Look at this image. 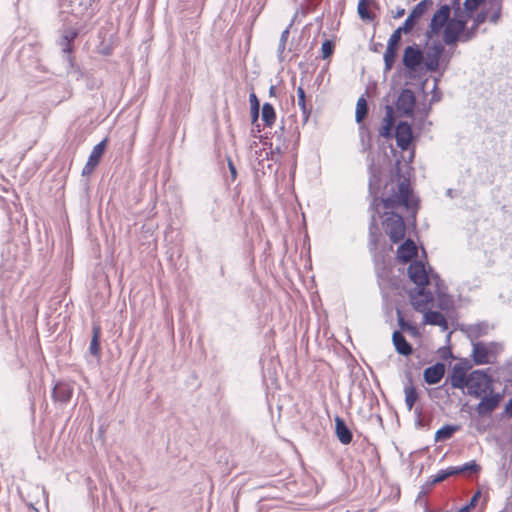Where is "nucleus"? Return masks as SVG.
Masks as SVG:
<instances>
[{
	"instance_id": "obj_1",
	"label": "nucleus",
	"mask_w": 512,
	"mask_h": 512,
	"mask_svg": "<svg viewBox=\"0 0 512 512\" xmlns=\"http://www.w3.org/2000/svg\"><path fill=\"white\" fill-rule=\"evenodd\" d=\"M454 15L450 18L443 32L444 44L451 46L461 41L467 25V17L461 10L460 0H453Z\"/></svg>"
},
{
	"instance_id": "obj_2",
	"label": "nucleus",
	"mask_w": 512,
	"mask_h": 512,
	"mask_svg": "<svg viewBox=\"0 0 512 512\" xmlns=\"http://www.w3.org/2000/svg\"><path fill=\"white\" fill-rule=\"evenodd\" d=\"M386 210H393L398 206H404L406 209H412L414 202L412 199V189L407 180L398 183L396 189L392 188V193L381 199Z\"/></svg>"
},
{
	"instance_id": "obj_3",
	"label": "nucleus",
	"mask_w": 512,
	"mask_h": 512,
	"mask_svg": "<svg viewBox=\"0 0 512 512\" xmlns=\"http://www.w3.org/2000/svg\"><path fill=\"white\" fill-rule=\"evenodd\" d=\"M78 36V31L73 28H65L62 31L59 45L63 52V58L64 61L67 64V74L71 77H74L76 80H78L82 73L80 69L75 65L74 58L72 56L73 53V42Z\"/></svg>"
},
{
	"instance_id": "obj_4",
	"label": "nucleus",
	"mask_w": 512,
	"mask_h": 512,
	"mask_svg": "<svg viewBox=\"0 0 512 512\" xmlns=\"http://www.w3.org/2000/svg\"><path fill=\"white\" fill-rule=\"evenodd\" d=\"M467 393L474 398H480L492 387V378L483 370H474L468 375Z\"/></svg>"
},
{
	"instance_id": "obj_5",
	"label": "nucleus",
	"mask_w": 512,
	"mask_h": 512,
	"mask_svg": "<svg viewBox=\"0 0 512 512\" xmlns=\"http://www.w3.org/2000/svg\"><path fill=\"white\" fill-rule=\"evenodd\" d=\"M452 9L453 4H443L433 14L430 21L429 29L425 32V37L428 40L432 39L434 36L438 35L443 29H445L451 18Z\"/></svg>"
},
{
	"instance_id": "obj_6",
	"label": "nucleus",
	"mask_w": 512,
	"mask_h": 512,
	"mask_svg": "<svg viewBox=\"0 0 512 512\" xmlns=\"http://www.w3.org/2000/svg\"><path fill=\"white\" fill-rule=\"evenodd\" d=\"M385 219L383 220V227L385 232L389 235L393 243L401 241L405 236V223L400 214L394 212H385Z\"/></svg>"
},
{
	"instance_id": "obj_7",
	"label": "nucleus",
	"mask_w": 512,
	"mask_h": 512,
	"mask_svg": "<svg viewBox=\"0 0 512 512\" xmlns=\"http://www.w3.org/2000/svg\"><path fill=\"white\" fill-rule=\"evenodd\" d=\"M445 51L444 45L439 42H433L424 53L423 66L429 72H436L439 69L441 58Z\"/></svg>"
},
{
	"instance_id": "obj_8",
	"label": "nucleus",
	"mask_w": 512,
	"mask_h": 512,
	"mask_svg": "<svg viewBox=\"0 0 512 512\" xmlns=\"http://www.w3.org/2000/svg\"><path fill=\"white\" fill-rule=\"evenodd\" d=\"M408 276L410 280L417 285V287L426 286L430 283V281H435L432 279V276L435 277L434 274L429 276L425 265L422 261H413L410 263L407 269Z\"/></svg>"
},
{
	"instance_id": "obj_9",
	"label": "nucleus",
	"mask_w": 512,
	"mask_h": 512,
	"mask_svg": "<svg viewBox=\"0 0 512 512\" xmlns=\"http://www.w3.org/2000/svg\"><path fill=\"white\" fill-rule=\"evenodd\" d=\"M489 394H484L480 397L481 401L477 404L475 411L479 416L490 415L500 404L502 394L494 392L493 389L488 391Z\"/></svg>"
},
{
	"instance_id": "obj_10",
	"label": "nucleus",
	"mask_w": 512,
	"mask_h": 512,
	"mask_svg": "<svg viewBox=\"0 0 512 512\" xmlns=\"http://www.w3.org/2000/svg\"><path fill=\"white\" fill-rule=\"evenodd\" d=\"M424 60V52L417 44L407 46L404 49L402 62L409 71H416Z\"/></svg>"
},
{
	"instance_id": "obj_11",
	"label": "nucleus",
	"mask_w": 512,
	"mask_h": 512,
	"mask_svg": "<svg viewBox=\"0 0 512 512\" xmlns=\"http://www.w3.org/2000/svg\"><path fill=\"white\" fill-rule=\"evenodd\" d=\"M471 368L470 364L465 362L456 363L450 375V383L453 388L464 389L467 385V371Z\"/></svg>"
},
{
	"instance_id": "obj_12",
	"label": "nucleus",
	"mask_w": 512,
	"mask_h": 512,
	"mask_svg": "<svg viewBox=\"0 0 512 512\" xmlns=\"http://www.w3.org/2000/svg\"><path fill=\"white\" fill-rule=\"evenodd\" d=\"M416 98L412 90L403 89L396 100V108L401 115L411 116L414 111Z\"/></svg>"
},
{
	"instance_id": "obj_13",
	"label": "nucleus",
	"mask_w": 512,
	"mask_h": 512,
	"mask_svg": "<svg viewBox=\"0 0 512 512\" xmlns=\"http://www.w3.org/2000/svg\"><path fill=\"white\" fill-rule=\"evenodd\" d=\"M106 145H107V139L105 138L93 147V149L88 157V161L86 162L85 166L82 169L83 176L90 175L94 171V169L98 166V164L105 152Z\"/></svg>"
},
{
	"instance_id": "obj_14",
	"label": "nucleus",
	"mask_w": 512,
	"mask_h": 512,
	"mask_svg": "<svg viewBox=\"0 0 512 512\" xmlns=\"http://www.w3.org/2000/svg\"><path fill=\"white\" fill-rule=\"evenodd\" d=\"M396 144L402 150L408 149L413 139L411 125L406 121H400L395 128Z\"/></svg>"
},
{
	"instance_id": "obj_15",
	"label": "nucleus",
	"mask_w": 512,
	"mask_h": 512,
	"mask_svg": "<svg viewBox=\"0 0 512 512\" xmlns=\"http://www.w3.org/2000/svg\"><path fill=\"white\" fill-rule=\"evenodd\" d=\"M434 297L431 291L427 290L425 286L418 287L415 294H411V303L416 311L424 313L427 311V306L433 301Z\"/></svg>"
},
{
	"instance_id": "obj_16",
	"label": "nucleus",
	"mask_w": 512,
	"mask_h": 512,
	"mask_svg": "<svg viewBox=\"0 0 512 512\" xmlns=\"http://www.w3.org/2000/svg\"><path fill=\"white\" fill-rule=\"evenodd\" d=\"M432 279L435 280L436 286V296H437V306L441 310H449L453 306V300L450 295L447 293V287L443 283V281L439 278L437 274L435 277L432 276Z\"/></svg>"
},
{
	"instance_id": "obj_17",
	"label": "nucleus",
	"mask_w": 512,
	"mask_h": 512,
	"mask_svg": "<svg viewBox=\"0 0 512 512\" xmlns=\"http://www.w3.org/2000/svg\"><path fill=\"white\" fill-rule=\"evenodd\" d=\"M445 374V365L442 362L427 367L424 370V381L429 385H435L441 381Z\"/></svg>"
},
{
	"instance_id": "obj_18",
	"label": "nucleus",
	"mask_w": 512,
	"mask_h": 512,
	"mask_svg": "<svg viewBox=\"0 0 512 512\" xmlns=\"http://www.w3.org/2000/svg\"><path fill=\"white\" fill-rule=\"evenodd\" d=\"M73 394V387L66 382H58L55 384L52 397L55 402L66 404L70 401Z\"/></svg>"
},
{
	"instance_id": "obj_19",
	"label": "nucleus",
	"mask_w": 512,
	"mask_h": 512,
	"mask_svg": "<svg viewBox=\"0 0 512 512\" xmlns=\"http://www.w3.org/2000/svg\"><path fill=\"white\" fill-rule=\"evenodd\" d=\"M378 199L374 198L373 203L371 204V209L373 210L371 214V220L369 224V244L372 246L373 249L376 248L379 238V228L377 224V218L376 214H379L378 211V205L377 204Z\"/></svg>"
},
{
	"instance_id": "obj_20",
	"label": "nucleus",
	"mask_w": 512,
	"mask_h": 512,
	"mask_svg": "<svg viewBox=\"0 0 512 512\" xmlns=\"http://www.w3.org/2000/svg\"><path fill=\"white\" fill-rule=\"evenodd\" d=\"M335 433L340 443L348 445L352 442V431L346 425L344 419L339 416L335 417Z\"/></svg>"
},
{
	"instance_id": "obj_21",
	"label": "nucleus",
	"mask_w": 512,
	"mask_h": 512,
	"mask_svg": "<svg viewBox=\"0 0 512 512\" xmlns=\"http://www.w3.org/2000/svg\"><path fill=\"white\" fill-rule=\"evenodd\" d=\"M392 342L397 353L403 356H409L413 353L412 345L406 340L402 332L394 331L392 334Z\"/></svg>"
},
{
	"instance_id": "obj_22",
	"label": "nucleus",
	"mask_w": 512,
	"mask_h": 512,
	"mask_svg": "<svg viewBox=\"0 0 512 512\" xmlns=\"http://www.w3.org/2000/svg\"><path fill=\"white\" fill-rule=\"evenodd\" d=\"M417 255V246L411 239H407L402 243L397 251V256L402 262H409Z\"/></svg>"
},
{
	"instance_id": "obj_23",
	"label": "nucleus",
	"mask_w": 512,
	"mask_h": 512,
	"mask_svg": "<svg viewBox=\"0 0 512 512\" xmlns=\"http://www.w3.org/2000/svg\"><path fill=\"white\" fill-rule=\"evenodd\" d=\"M472 359L476 365H484L490 363V352L486 345L482 342L473 343Z\"/></svg>"
},
{
	"instance_id": "obj_24",
	"label": "nucleus",
	"mask_w": 512,
	"mask_h": 512,
	"mask_svg": "<svg viewBox=\"0 0 512 512\" xmlns=\"http://www.w3.org/2000/svg\"><path fill=\"white\" fill-rule=\"evenodd\" d=\"M424 322L429 325L439 326L442 331L448 330V322L441 312L433 310L425 311Z\"/></svg>"
},
{
	"instance_id": "obj_25",
	"label": "nucleus",
	"mask_w": 512,
	"mask_h": 512,
	"mask_svg": "<svg viewBox=\"0 0 512 512\" xmlns=\"http://www.w3.org/2000/svg\"><path fill=\"white\" fill-rule=\"evenodd\" d=\"M405 393V404L409 411L412 410L416 401L418 400V392L415 386L412 384V379L409 378V381L404 386Z\"/></svg>"
},
{
	"instance_id": "obj_26",
	"label": "nucleus",
	"mask_w": 512,
	"mask_h": 512,
	"mask_svg": "<svg viewBox=\"0 0 512 512\" xmlns=\"http://www.w3.org/2000/svg\"><path fill=\"white\" fill-rule=\"evenodd\" d=\"M502 3L500 0H491L489 1V7L486 8V12L488 15V21L496 24L501 16Z\"/></svg>"
},
{
	"instance_id": "obj_27",
	"label": "nucleus",
	"mask_w": 512,
	"mask_h": 512,
	"mask_svg": "<svg viewBox=\"0 0 512 512\" xmlns=\"http://www.w3.org/2000/svg\"><path fill=\"white\" fill-rule=\"evenodd\" d=\"M459 430V426L447 424L438 429L435 433V442L445 441L450 438Z\"/></svg>"
},
{
	"instance_id": "obj_28",
	"label": "nucleus",
	"mask_w": 512,
	"mask_h": 512,
	"mask_svg": "<svg viewBox=\"0 0 512 512\" xmlns=\"http://www.w3.org/2000/svg\"><path fill=\"white\" fill-rule=\"evenodd\" d=\"M455 472H457V471H456V467H454V466H450L446 469H442L436 475L430 476L429 479L427 480V484L430 486L436 485V484L446 480L450 476H456Z\"/></svg>"
},
{
	"instance_id": "obj_29",
	"label": "nucleus",
	"mask_w": 512,
	"mask_h": 512,
	"mask_svg": "<svg viewBox=\"0 0 512 512\" xmlns=\"http://www.w3.org/2000/svg\"><path fill=\"white\" fill-rule=\"evenodd\" d=\"M14 274H17L14 260L7 259L0 264V279L10 280Z\"/></svg>"
},
{
	"instance_id": "obj_30",
	"label": "nucleus",
	"mask_w": 512,
	"mask_h": 512,
	"mask_svg": "<svg viewBox=\"0 0 512 512\" xmlns=\"http://www.w3.org/2000/svg\"><path fill=\"white\" fill-rule=\"evenodd\" d=\"M261 118L265 126L271 127L276 120V112L272 104L264 103L261 110Z\"/></svg>"
},
{
	"instance_id": "obj_31",
	"label": "nucleus",
	"mask_w": 512,
	"mask_h": 512,
	"mask_svg": "<svg viewBox=\"0 0 512 512\" xmlns=\"http://www.w3.org/2000/svg\"><path fill=\"white\" fill-rule=\"evenodd\" d=\"M297 98H298L297 104L302 112L303 122L306 123L311 114V108H309L306 104L305 91L301 86H299L297 88Z\"/></svg>"
},
{
	"instance_id": "obj_32",
	"label": "nucleus",
	"mask_w": 512,
	"mask_h": 512,
	"mask_svg": "<svg viewBox=\"0 0 512 512\" xmlns=\"http://www.w3.org/2000/svg\"><path fill=\"white\" fill-rule=\"evenodd\" d=\"M489 325L486 322L476 323L468 326L467 332L470 337L479 338L488 333Z\"/></svg>"
},
{
	"instance_id": "obj_33",
	"label": "nucleus",
	"mask_w": 512,
	"mask_h": 512,
	"mask_svg": "<svg viewBox=\"0 0 512 512\" xmlns=\"http://www.w3.org/2000/svg\"><path fill=\"white\" fill-rule=\"evenodd\" d=\"M397 47L387 45L386 51L384 53V71L388 72L392 69L396 56H397Z\"/></svg>"
},
{
	"instance_id": "obj_34",
	"label": "nucleus",
	"mask_w": 512,
	"mask_h": 512,
	"mask_svg": "<svg viewBox=\"0 0 512 512\" xmlns=\"http://www.w3.org/2000/svg\"><path fill=\"white\" fill-rule=\"evenodd\" d=\"M368 115V104L366 99L362 96L358 99L356 104V112H355V120L357 123H362V121Z\"/></svg>"
},
{
	"instance_id": "obj_35",
	"label": "nucleus",
	"mask_w": 512,
	"mask_h": 512,
	"mask_svg": "<svg viewBox=\"0 0 512 512\" xmlns=\"http://www.w3.org/2000/svg\"><path fill=\"white\" fill-rule=\"evenodd\" d=\"M371 0H359L358 2V14L362 20H373L374 15L369 11L368 6Z\"/></svg>"
},
{
	"instance_id": "obj_36",
	"label": "nucleus",
	"mask_w": 512,
	"mask_h": 512,
	"mask_svg": "<svg viewBox=\"0 0 512 512\" xmlns=\"http://www.w3.org/2000/svg\"><path fill=\"white\" fill-rule=\"evenodd\" d=\"M250 110L252 123L256 122L259 118L260 103L255 93L249 95Z\"/></svg>"
},
{
	"instance_id": "obj_37",
	"label": "nucleus",
	"mask_w": 512,
	"mask_h": 512,
	"mask_svg": "<svg viewBox=\"0 0 512 512\" xmlns=\"http://www.w3.org/2000/svg\"><path fill=\"white\" fill-rule=\"evenodd\" d=\"M99 335L100 329L98 327H94L93 336L89 346V351L93 356H98L100 354Z\"/></svg>"
},
{
	"instance_id": "obj_38",
	"label": "nucleus",
	"mask_w": 512,
	"mask_h": 512,
	"mask_svg": "<svg viewBox=\"0 0 512 512\" xmlns=\"http://www.w3.org/2000/svg\"><path fill=\"white\" fill-rule=\"evenodd\" d=\"M456 467V475L463 474L465 472H471V473H477L480 471L481 467L480 465L476 464L475 461H470L465 463L462 466H455Z\"/></svg>"
},
{
	"instance_id": "obj_39",
	"label": "nucleus",
	"mask_w": 512,
	"mask_h": 512,
	"mask_svg": "<svg viewBox=\"0 0 512 512\" xmlns=\"http://www.w3.org/2000/svg\"><path fill=\"white\" fill-rule=\"evenodd\" d=\"M432 4V0H422L413 8L410 15L414 18H419L427 10L428 6Z\"/></svg>"
},
{
	"instance_id": "obj_40",
	"label": "nucleus",
	"mask_w": 512,
	"mask_h": 512,
	"mask_svg": "<svg viewBox=\"0 0 512 512\" xmlns=\"http://www.w3.org/2000/svg\"><path fill=\"white\" fill-rule=\"evenodd\" d=\"M484 0H465L464 1V9H465V16L468 18L470 17V14L475 11Z\"/></svg>"
},
{
	"instance_id": "obj_41",
	"label": "nucleus",
	"mask_w": 512,
	"mask_h": 512,
	"mask_svg": "<svg viewBox=\"0 0 512 512\" xmlns=\"http://www.w3.org/2000/svg\"><path fill=\"white\" fill-rule=\"evenodd\" d=\"M288 37H289V27L282 31L280 39H279L277 52H278V57L280 60H282V54L285 51Z\"/></svg>"
},
{
	"instance_id": "obj_42",
	"label": "nucleus",
	"mask_w": 512,
	"mask_h": 512,
	"mask_svg": "<svg viewBox=\"0 0 512 512\" xmlns=\"http://www.w3.org/2000/svg\"><path fill=\"white\" fill-rule=\"evenodd\" d=\"M395 112L391 105H386L385 107V116L383 118V123L388 124L394 127L395 124Z\"/></svg>"
},
{
	"instance_id": "obj_43",
	"label": "nucleus",
	"mask_w": 512,
	"mask_h": 512,
	"mask_svg": "<svg viewBox=\"0 0 512 512\" xmlns=\"http://www.w3.org/2000/svg\"><path fill=\"white\" fill-rule=\"evenodd\" d=\"M334 43L331 40H325L322 43L321 52H322V58L327 59L329 58L333 52H334Z\"/></svg>"
},
{
	"instance_id": "obj_44",
	"label": "nucleus",
	"mask_w": 512,
	"mask_h": 512,
	"mask_svg": "<svg viewBox=\"0 0 512 512\" xmlns=\"http://www.w3.org/2000/svg\"><path fill=\"white\" fill-rule=\"evenodd\" d=\"M415 20L416 18L412 17V15L409 14V16L406 18L404 24L400 27H398V29L402 32V33H410L414 26H415Z\"/></svg>"
},
{
	"instance_id": "obj_45",
	"label": "nucleus",
	"mask_w": 512,
	"mask_h": 512,
	"mask_svg": "<svg viewBox=\"0 0 512 512\" xmlns=\"http://www.w3.org/2000/svg\"><path fill=\"white\" fill-rule=\"evenodd\" d=\"M481 492L477 491L472 498L470 499L469 503L463 506L458 512H470L477 504L478 499L480 498Z\"/></svg>"
},
{
	"instance_id": "obj_46",
	"label": "nucleus",
	"mask_w": 512,
	"mask_h": 512,
	"mask_svg": "<svg viewBox=\"0 0 512 512\" xmlns=\"http://www.w3.org/2000/svg\"><path fill=\"white\" fill-rule=\"evenodd\" d=\"M478 28L479 27L475 26L474 23L472 24V26L470 28L467 29V27H466L465 32L463 33V37L461 38V41L467 42V41H470L471 39H473L476 36Z\"/></svg>"
},
{
	"instance_id": "obj_47",
	"label": "nucleus",
	"mask_w": 512,
	"mask_h": 512,
	"mask_svg": "<svg viewBox=\"0 0 512 512\" xmlns=\"http://www.w3.org/2000/svg\"><path fill=\"white\" fill-rule=\"evenodd\" d=\"M401 35H402V32L397 28L390 36L389 40H388V44L389 46H393V47H397L398 48V45L401 41Z\"/></svg>"
},
{
	"instance_id": "obj_48",
	"label": "nucleus",
	"mask_w": 512,
	"mask_h": 512,
	"mask_svg": "<svg viewBox=\"0 0 512 512\" xmlns=\"http://www.w3.org/2000/svg\"><path fill=\"white\" fill-rule=\"evenodd\" d=\"M396 314H397V321H398V325H399L400 329L402 331L406 332L407 329L411 328V323L404 319L402 312L399 309H397Z\"/></svg>"
},
{
	"instance_id": "obj_49",
	"label": "nucleus",
	"mask_w": 512,
	"mask_h": 512,
	"mask_svg": "<svg viewBox=\"0 0 512 512\" xmlns=\"http://www.w3.org/2000/svg\"><path fill=\"white\" fill-rule=\"evenodd\" d=\"M392 130V126L383 123L382 127L379 130V134L384 138H391L393 135Z\"/></svg>"
},
{
	"instance_id": "obj_50",
	"label": "nucleus",
	"mask_w": 512,
	"mask_h": 512,
	"mask_svg": "<svg viewBox=\"0 0 512 512\" xmlns=\"http://www.w3.org/2000/svg\"><path fill=\"white\" fill-rule=\"evenodd\" d=\"M488 15H487V12L486 10L485 11H481L480 13H478L476 15V17L474 18V21L473 23L475 24V26H480L481 24H483L486 20H488Z\"/></svg>"
},
{
	"instance_id": "obj_51",
	"label": "nucleus",
	"mask_w": 512,
	"mask_h": 512,
	"mask_svg": "<svg viewBox=\"0 0 512 512\" xmlns=\"http://www.w3.org/2000/svg\"><path fill=\"white\" fill-rule=\"evenodd\" d=\"M228 167H229V171H230V174H231V178H232V181H234L237 177V170H236V167L235 165L233 164L232 160L229 158L228 159Z\"/></svg>"
},
{
	"instance_id": "obj_52",
	"label": "nucleus",
	"mask_w": 512,
	"mask_h": 512,
	"mask_svg": "<svg viewBox=\"0 0 512 512\" xmlns=\"http://www.w3.org/2000/svg\"><path fill=\"white\" fill-rule=\"evenodd\" d=\"M505 412L506 414L512 418V398L508 401V403L505 406Z\"/></svg>"
},
{
	"instance_id": "obj_53",
	"label": "nucleus",
	"mask_w": 512,
	"mask_h": 512,
	"mask_svg": "<svg viewBox=\"0 0 512 512\" xmlns=\"http://www.w3.org/2000/svg\"><path fill=\"white\" fill-rule=\"evenodd\" d=\"M406 332H409V333H411L413 335H416L418 333V330H417V328L413 324H411V328L407 329Z\"/></svg>"
},
{
	"instance_id": "obj_54",
	"label": "nucleus",
	"mask_w": 512,
	"mask_h": 512,
	"mask_svg": "<svg viewBox=\"0 0 512 512\" xmlns=\"http://www.w3.org/2000/svg\"><path fill=\"white\" fill-rule=\"evenodd\" d=\"M404 13H405V10L403 8L398 9L394 17L395 18H400V17H402L404 15Z\"/></svg>"
},
{
	"instance_id": "obj_55",
	"label": "nucleus",
	"mask_w": 512,
	"mask_h": 512,
	"mask_svg": "<svg viewBox=\"0 0 512 512\" xmlns=\"http://www.w3.org/2000/svg\"><path fill=\"white\" fill-rule=\"evenodd\" d=\"M275 92H276V87L274 85L270 86V88H269V95L270 96H275Z\"/></svg>"
},
{
	"instance_id": "obj_56",
	"label": "nucleus",
	"mask_w": 512,
	"mask_h": 512,
	"mask_svg": "<svg viewBox=\"0 0 512 512\" xmlns=\"http://www.w3.org/2000/svg\"><path fill=\"white\" fill-rule=\"evenodd\" d=\"M416 425H417L418 427L423 426V421H422V419H421V418H419V419L417 420Z\"/></svg>"
},
{
	"instance_id": "obj_57",
	"label": "nucleus",
	"mask_w": 512,
	"mask_h": 512,
	"mask_svg": "<svg viewBox=\"0 0 512 512\" xmlns=\"http://www.w3.org/2000/svg\"><path fill=\"white\" fill-rule=\"evenodd\" d=\"M447 196L449 197H453V190L452 189H448L447 192H446Z\"/></svg>"
},
{
	"instance_id": "obj_58",
	"label": "nucleus",
	"mask_w": 512,
	"mask_h": 512,
	"mask_svg": "<svg viewBox=\"0 0 512 512\" xmlns=\"http://www.w3.org/2000/svg\"><path fill=\"white\" fill-rule=\"evenodd\" d=\"M369 186H370V190H371L372 189V180H370Z\"/></svg>"
}]
</instances>
